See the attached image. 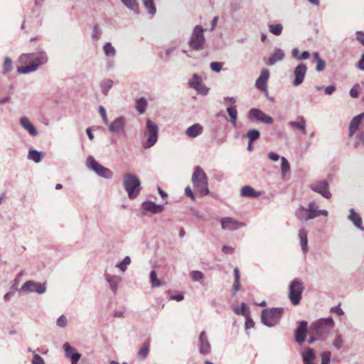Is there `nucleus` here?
Here are the masks:
<instances>
[{"instance_id":"nucleus-1","label":"nucleus","mask_w":364,"mask_h":364,"mask_svg":"<svg viewBox=\"0 0 364 364\" xmlns=\"http://www.w3.org/2000/svg\"><path fill=\"white\" fill-rule=\"evenodd\" d=\"M24 74L37 70L48 60L47 53L41 48H38L35 53L24 55Z\"/></svg>"},{"instance_id":"nucleus-2","label":"nucleus","mask_w":364,"mask_h":364,"mask_svg":"<svg viewBox=\"0 0 364 364\" xmlns=\"http://www.w3.org/2000/svg\"><path fill=\"white\" fill-rule=\"evenodd\" d=\"M193 188L200 196H205L210 193L208 181L206 173L200 166H196L191 177Z\"/></svg>"},{"instance_id":"nucleus-3","label":"nucleus","mask_w":364,"mask_h":364,"mask_svg":"<svg viewBox=\"0 0 364 364\" xmlns=\"http://www.w3.org/2000/svg\"><path fill=\"white\" fill-rule=\"evenodd\" d=\"M122 184L129 199H134L139 194L141 182L135 174L130 173H124Z\"/></svg>"},{"instance_id":"nucleus-4","label":"nucleus","mask_w":364,"mask_h":364,"mask_svg":"<svg viewBox=\"0 0 364 364\" xmlns=\"http://www.w3.org/2000/svg\"><path fill=\"white\" fill-rule=\"evenodd\" d=\"M334 326V321L331 317L320 318L311 326V331L318 338H323L329 333Z\"/></svg>"},{"instance_id":"nucleus-5","label":"nucleus","mask_w":364,"mask_h":364,"mask_svg":"<svg viewBox=\"0 0 364 364\" xmlns=\"http://www.w3.org/2000/svg\"><path fill=\"white\" fill-rule=\"evenodd\" d=\"M87 168L95 172L99 177L109 180L113 178V172L98 163L95 159L89 156L85 161Z\"/></svg>"},{"instance_id":"nucleus-6","label":"nucleus","mask_w":364,"mask_h":364,"mask_svg":"<svg viewBox=\"0 0 364 364\" xmlns=\"http://www.w3.org/2000/svg\"><path fill=\"white\" fill-rule=\"evenodd\" d=\"M204 29L200 26H196L193 30L192 34L188 42L189 46L196 50H200L204 48L205 38L204 36Z\"/></svg>"},{"instance_id":"nucleus-7","label":"nucleus","mask_w":364,"mask_h":364,"mask_svg":"<svg viewBox=\"0 0 364 364\" xmlns=\"http://www.w3.org/2000/svg\"><path fill=\"white\" fill-rule=\"evenodd\" d=\"M282 314L281 308L264 309L262 312V322L268 327L275 326L279 323Z\"/></svg>"},{"instance_id":"nucleus-8","label":"nucleus","mask_w":364,"mask_h":364,"mask_svg":"<svg viewBox=\"0 0 364 364\" xmlns=\"http://www.w3.org/2000/svg\"><path fill=\"white\" fill-rule=\"evenodd\" d=\"M159 132V128L156 123L148 119L146 121V128L144 132L145 136H146V141L144 144L145 148H149L153 146L158 140V136Z\"/></svg>"},{"instance_id":"nucleus-9","label":"nucleus","mask_w":364,"mask_h":364,"mask_svg":"<svg viewBox=\"0 0 364 364\" xmlns=\"http://www.w3.org/2000/svg\"><path fill=\"white\" fill-rule=\"evenodd\" d=\"M304 289L303 282L299 279H294L289 284V299L293 305H298L301 299L302 292Z\"/></svg>"},{"instance_id":"nucleus-10","label":"nucleus","mask_w":364,"mask_h":364,"mask_svg":"<svg viewBox=\"0 0 364 364\" xmlns=\"http://www.w3.org/2000/svg\"><path fill=\"white\" fill-rule=\"evenodd\" d=\"M296 217L301 221H307L317 217V205L314 201L309 203L308 208L299 206L295 212Z\"/></svg>"},{"instance_id":"nucleus-11","label":"nucleus","mask_w":364,"mask_h":364,"mask_svg":"<svg viewBox=\"0 0 364 364\" xmlns=\"http://www.w3.org/2000/svg\"><path fill=\"white\" fill-rule=\"evenodd\" d=\"M307 73V67L304 63H299L294 70L291 84L294 87H298L304 81Z\"/></svg>"},{"instance_id":"nucleus-12","label":"nucleus","mask_w":364,"mask_h":364,"mask_svg":"<svg viewBox=\"0 0 364 364\" xmlns=\"http://www.w3.org/2000/svg\"><path fill=\"white\" fill-rule=\"evenodd\" d=\"M328 186L329 184L326 180H321L312 183L310 185V188L313 191L321 194L325 198H330L332 195L329 191Z\"/></svg>"},{"instance_id":"nucleus-13","label":"nucleus","mask_w":364,"mask_h":364,"mask_svg":"<svg viewBox=\"0 0 364 364\" xmlns=\"http://www.w3.org/2000/svg\"><path fill=\"white\" fill-rule=\"evenodd\" d=\"M221 228L224 230L235 231L245 226V223L231 217H225L220 220Z\"/></svg>"},{"instance_id":"nucleus-14","label":"nucleus","mask_w":364,"mask_h":364,"mask_svg":"<svg viewBox=\"0 0 364 364\" xmlns=\"http://www.w3.org/2000/svg\"><path fill=\"white\" fill-rule=\"evenodd\" d=\"M198 350L201 355H205L211 352V345L205 331H202L198 337Z\"/></svg>"},{"instance_id":"nucleus-15","label":"nucleus","mask_w":364,"mask_h":364,"mask_svg":"<svg viewBox=\"0 0 364 364\" xmlns=\"http://www.w3.org/2000/svg\"><path fill=\"white\" fill-rule=\"evenodd\" d=\"M250 117L253 118L266 124H271L273 123V118L266 114L262 110L257 108H252L249 111Z\"/></svg>"},{"instance_id":"nucleus-16","label":"nucleus","mask_w":364,"mask_h":364,"mask_svg":"<svg viewBox=\"0 0 364 364\" xmlns=\"http://www.w3.org/2000/svg\"><path fill=\"white\" fill-rule=\"evenodd\" d=\"M46 291V284H41L33 281H28L24 283V292H36L42 294Z\"/></svg>"},{"instance_id":"nucleus-17","label":"nucleus","mask_w":364,"mask_h":364,"mask_svg":"<svg viewBox=\"0 0 364 364\" xmlns=\"http://www.w3.org/2000/svg\"><path fill=\"white\" fill-rule=\"evenodd\" d=\"M105 281L108 283L109 287L113 294H116L118 290L119 284L122 282V279L120 276L111 274L105 272L104 274Z\"/></svg>"},{"instance_id":"nucleus-18","label":"nucleus","mask_w":364,"mask_h":364,"mask_svg":"<svg viewBox=\"0 0 364 364\" xmlns=\"http://www.w3.org/2000/svg\"><path fill=\"white\" fill-rule=\"evenodd\" d=\"M126 119L123 117H118L109 124L108 129L112 133H119L124 130Z\"/></svg>"},{"instance_id":"nucleus-19","label":"nucleus","mask_w":364,"mask_h":364,"mask_svg":"<svg viewBox=\"0 0 364 364\" xmlns=\"http://www.w3.org/2000/svg\"><path fill=\"white\" fill-rule=\"evenodd\" d=\"M308 323L306 321L299 322V326L295 331V340L301 345L306 336Z\"/></svg>"},{"instance_id":"nucleus-20","label":"nucleus","mask_w":364,"mask_h":364,"mask_svg":"<svg viewBox=\"0 0 364 364\" xmlns=\"http://www.w3.org/2000/svg\"><path fill=\"white\" fill-rule=\"evenodd\" d=\"M269 77V72L267 69L264 68L261 70L260 75L259 77L257 79L255 82V86L262 90V91H267V82L268 81V79Z\"/></svg>"},{"instance_id":"nucleus-21","label":"nucleus","mask_w":364,"mask_h":364,"mask_svg":"<svg viewBox=\"0 0 364 364\" xmlns=\"http://www.w3.org/2000/svg\"><path fill=\"white\" fill-rule=\"evenodd\" d=\"M348 219L353 223L354 226L364 232V227L363 226V220L359 213L355 212L353 208H350L349 210V215H348Z\"/></svg>"},{"instance_id":"nucleus-22","label":"nucleus","mask_w":364,"mask_h":364,"mask_svg":"<svg viewBox=\"0 0 364 364\" xmlns=\"http://www.w3.org/2000/svg\"><path fill=\"white\" fill-rule=\"evenodd\" d=\"M364 119V112L355 117H354L349 124L348 136L352 137L356 131L358 129L362 120Z\"/></svg>"},{"instance_id":"nucleus-23","label":"nucleus","mask_w":364,"mask_h":364,"mask_svg":"<svg viewBox=\"0 0 364 364\" xmlns=\"http://www.w3.org/2000/svg\"><path fill=\"white\" fill-rule=\"evenodd\" d=\"M63 348L65 351V356L70 358L71 361H78L80 360L81 356L80 354L75 348L71 346L70 343H65Z\"/></svg>"},{"instance_id":"nucleus-24","label":"nucleus","mask_w":364,"mask_h":364,"mask_svg":"<svg viewBox=\"0 0 364 364\" xmlns=\"http://www.w3.org/2000/svg\"><path fill=\"white\" fill-rule=\"evenodd\" d=\"M284 56V52L281 48H275L271 57L266 62V64L268 65H274L277 62L282 60Z\"/></svg>"},{"instance_id":"nucleus-25","label":"nucleus","mask_w":364,"mask_h":364,"mask_svg":"<svg viewBox=\"0 0 364 364\" xmlns=\"http://www.w3.org/2000/svg\"><path fill=\"white\" fill-rule=\"evenodd\" d=\"M141 205L144 210L152 213H159L164 210L163 205H158L150 200L144 202Z\"/></svg>"},{"instance_id":"nucleus-26","label":"nucleus","mask_w":364,"mask_h":364,"mask_svg":"<svg viewBox=\"0 0 364 364\" xmlns=\"http://www.w3.org/2000/svg\"><path fill=\"white\" fill-rule=\"evenodd\" d=\"M203 127L198 123H196L188 127L186 130V134L189 138H196L203 133Z\"/></svg>"},{"instance_id":"nucleus-27","label":"nucleus","mask_w":364,"mask_h":364,"mask_svg":"<svg viewBox=\"0 0 364 364\" xmlns=\"http://www.w3.org/2000/svg\"><path fill=\"white\" fill-rule=\"evenodd\" d=\"M299 237L301 251L304 254H306L309 251L307 231L304 228L300 229L299 232Z\"/></svg>"},{"instance_id":"nucleus-28","label":"nucleus","mask_w":364,"mask_h":364,"mask_svg":"<svg viewBox=\"0 0 364 364\" xmlns=\"http://www.w3.org/2000/svg\"><path fill=\"white\" fill-rule=\"evenodd\" d=\"M304 364L313 363L316 359L314 350L311 348H305L301 353Z\"/></svg>"},{"instance_id":"nucleus-29","label":"nucleus","mask_w":364,"mask_h":364,"mask_svg":"<svg viewBox=\"0 0 364 364\" xmlns=\"http://www.w3.org/2000/svg\"><path fill=\"white\" fill-rule=\"evenodd\" d=\"M122 4L129 11L136 14H139V4L138 0H120Z\"/></svg>"},{"instance_id":"nucleus-30","label":"nucleus","mask_w":364,"mask_h":364,"mask_svg":"<svg viewBox=\"0 0 364 364\" xmlns=\"http://www.w3.org/2000/svg\"><path fill=\"white\" fill-rule=\"evenodd\" d=\"M240 195L245 198H257L260 196V192L255 191L250 186H245L241 188Z\"/></svg>"},{"instance_id":"nucleus-31","label":"nucleus","mask_w":364,"mask_h":364,"mask_svg":"<svg viewBox=\"0 0 364 364\" xmlns=\"http://www.w3.org/2000/svg\"><path fill=\"white\" fill-rule=\"evenodd\" d=\"M44 156L45 153L43 151H38L35 149H30L27 157L29 160L38 164L42 161Z\"/></svg>"},{"instance_id":"nucleus-32","label":"nucleus","mask_w":364,"mask_h":364,"mask_svg":"<svg viewBox=\"0 0 364 364\" xmlns=\"http://www.w3.org/2000/svg\"><path fill=\"white\" fill-rule=\"evenodd\" d=\"M298 119H299V122L290 121L289 122V125L293 128L300 130L302 134H306V121L304 118L303 117H298Z\"/></svg>"},{"instance_id":"nucleus-33","label":"nucleus","mask_w":364,"mask_h":364,"mask_svg":"<svg viewBox=\"0 0 364 364\" xmlns=\"http://www.w3.org/2000/svg\"><path fill=\"white\" fill-rule=\"evenodd\" d=\"M103 52L107 58H114L117 55V50L110 42L105 43Z\"/></svg>"},{"instance_id":"nucleus-34","label":"nucleus","mask_w":364,"mask_h":364,"mask_svg":"<svg viewBox=\"0 0 364 364\" xmlns=\"http://www.w3.org/2000/svg\"><path fill=\"white\" fill-rule=\"evenodd\" d=\"M312 56L314 58V61L316 63V70L317 72L323 71L326 68L325 60L320 58L318 52H314L312 53Z\"/></svg>"},{"instance_id":"nucleus-35","label":"nucleus","mask_w":364,"mask_h":364,"mask_svg":"<svg viewBox=\"0 0 364 364\" xmlns=\"http://www.w3.org/2000/svg\"><path fill=\"white\" fill-rule=\"evenodd\" d=\"M227 112L230 118V122L234 126H237V111L235 105H230L227 107Z\"/></svg>"},{"instance_id":"nucleus-36","label":"nucleus","mask_w":364,"mask_h":364,"mask_svg":"<svg viewBox=\"0 0 364 364\" xmlns=\"http://www.w3.org/2000/svg\"><path fill=\"white\" fill-rule=\"evenodd\" d=\"M147 105V100L144 97H140L136 101L135 109L141 114L145 112Z\"/></svg>"},{"instance_id":"nucleus-37","label":"nucleus","mask_w":364,"mask_h":364,"mask_svg":"<svg viewBox=\"0 0 364 364\" xmlns=\"http://www.w3.org/2000/svg\"><path fill=\"white\" fill-rule=\"evenodd\" d=\"M149 350H150L149 342V341L145 342L142 345V346L140 348V349L139 350V351L137 353L138 358L141 360H145L148 356Z\"/></svg>"},{"instance_id":"nucleus-38","label":"nucleus","mask_w":364,"mask_h":364,"mask_svg":"<svg viewBox=\"0 0 364 364\" xmlns=\"http://www.w3.org/2000/svg\"><path fill=\"white\" fill-rule=\"evenodd\" d=\"M149 277H150V282H151V285L152 288L161 287L165 285V282H161V280H159L158 279L156 272L154 270H152L150 272Z\"/></svg>"},{"instance_id":"nucleus-39","label":"nucleus","mask_w":364,"mask_h":364,"mask_svg":"<svg viewBox=\"0 0 364 364\" xmlns=\"http://www.w3.org/2000/svg\"><path fill=\"white\" fill-rule=\"evenodd\" d=\"M113 84H114L113 81L110 79H105V80H102L100 82V88H101L102 92L105 95H107L109 90L112 87Z\"/></svg>"},{"instance_id":"nucleus-40","label":"nucleus","mask_w":364,"mask_h":364,"mask_svg":"<svg viewBox=\"0 0 364 364\" xmlns=\"http://www.w3.org/2000/svg\"><path fill=\"white\" fill-rule=\"evenodd\" d=\"M24 129L28 131V132L32 136H36L38 134V132L37 129H36V127L26 117H24Z\"/></svg>"},{"instance_id":"nucleus-41","label":"nucleus","mask_w":364,"mask_h":364,"mask_svg":"<svg viewBox=\"0 0 364 364\" xmlns=\"http://www.w3.org/2000/svg\"><path fill=\"white\" fill-rule=\"evenodd\" d=\"M131 258L129 256H126L123 260L115 264V267L118 268L122 272L127 271L128 266L131 264Z\"/></svg>"},{"instance_id":"nucleus-42","label":"nucleus","mask_w":364,"mask_h":364,"mask_svg":"<svg viewBox=\"0 0 364 364\" xmlns=\"http://www.w3.org/2000/svg\"><path fill=\"white\" fill-rule=\"evenodd\" d=\"M268 27L269 32L275 36L281 35L283 31V26L282 23L269 24Z\"/></svg>"},{"instance_id":"nucleus-43","label":"nucleus","mask_w":364,"mask_h":364,"mask_svg":"<svg viewBox=\"0 0 364 364\" xmlns=\"http://www.w3.org/2000/svg\"><path fill=\"white\" fill-rule=\"evenodd\" d=\"M143 3L149 14L151 16L155 15L156 9L154 4L153 0H143Z\"/></svg>"},{"instance_id":"nucleus-44","label":"nucleus","mask_w":364,"mask_h":364,"mask_svg":"<svg viewBox=\"0 0 364 364\" xmlns=\"http://www.w3.org/2000/svg\"><path fill=\"white\" fill-rule=\"evenodd\" d=\"M202 81H201V79L200 77H199V75L196 73L193 74L192 77L188 81V85L193 88V89H196V87L197 86L199 85L200 83H201Z\"/></svg>"},{"instance_id":"nucleus-45","label":"nucleus","mask_w":364,"mask_h":364,"mask_svg":"<svg viewBox=\"0 0 364 364\" xmlns=\"http://www.w3.org/2000/svg\"><path fill=\"white\" fill-rule=\"evenodd\" d=\"M260 136V132L257 129H250L249 130L245 136H247L250 141V142H253L256 141L257 139H259Z\"/></svg>"},{"instance_id":"nucleus-46","label":"nucleus","mask_w":364,"mask_h":364,"mask_svg":"<svg viewBox=\"0 0 364 364\" xmlns=\"http://www.w3.org/2000/svg\"><path fill=\"white\" fill-rule=\"evenodd\" d=\"M290 171V164L285 157H281V171L284 176Z\"/></svg>"},{"instance_id":"nucleus-47","label":"nucleus","mask_w":364,"mask_h":364,"mask_svg":"<svg viewBox=\"0 0 364 364\" xmlns=\"http://www.w3.org/2000/svg\"><path fill=\"white\" fill-rule=\"evenodd\" d=\"M234 312L237 315L245 316L248 314V307L245 303H242L240 307L234 308Z\"/></svg>"},{"instance_id":"nucleus-48","label":"nucleus","mask_w":364,"mask_h":364,"mask_svg":"<svg viewBox=\"0 0 364 364\" xmlns=\"http://www.w3.org/2000/svg\"><path fill=\"white\" fill-rule=\"evenodd\" d=\"M333 346L336 349H341L343 345V339L341 334H337L334 340L333 341Z\"/></svg>"},{"instance_id":"nucleus-49","label":"nucleus","mask_w":364,"mask_h":364,"mask_svg":"<svg viewBox=\"0 0 364 364\" xmlns=\"http://www.w3.org/2000/svg\"><path fill=\"white\" fill-rule=\"evenodd\" d=\"M191 277L193 281L198 282L203 279L204 274L200 271L194 270L191 272Z\"/></svg>"},{"instance_id":"nucleus-50","label":"nucleus","mask_w":364,"mask_h":364,"mask_svg":"<svg viewBox=\"0 0 364 364\" xmlns=\"http://www.w3.org/2000/svg\"><path fill=\"white\" fill-rule=\"evenodd\" d=\"M12 61L9 58L6 57L4 60V65H3V73H7L12 70Z\"/></svg>"},{"instance_id":"nucleus-51","label":"nucleus","mask_w":364,"mask_h":364,"mask_svg":"<svg viewBox=\"0 0 364 364\" xmlns=\"http://www.w3.org/2000/svg\"><path fill=\"white\" fill-rule=\"evenodd\" d=\"M360 90V85L358 83L355 84L350 90V96L352 98H357L359 95V90Z\"/></svg>"},{"instance_id":"nucleus-52","label":"nucleus","mask_w":364,"mask_h":364,"mask_svg":"<svg viewBox=\"0 0 364 364\" xmlns=\"http://www.w3.org/2000/svg\"><path fill=\"white\" fill-rule=\"evenodd\" d=\"M56 325L60 328H65L68 325V319L65 315L59 316L56 321Z\"/></svg>"},{"instance_id":"nucleus-53","label":"nucleus","mask_w":364,"mask_h":364,"mask_svg":"<svg viewBox=\"0 0 364 364\" xmlns=\"http://www.w3.org/2000/svg\"><path fill=\"white\" fill-rule=\"evenodd\" d=\"M200 95H206L208 93L209 88H208L202 82L199 84L195 89Z\"/></svg>"},{"instance_id":"nucleus-54","label":"nucleus","mask_w":364,"mask_h":364,"mask_svg":"<svg viewBox=\"0 0 364 364\" xmlns=\"http://www.w3.org/2000/svg\"><path fill=\"white\" fill-rule=\"evenodd\" d=\"M331 353L329 351L323 352L321 354V364H329L331 360Z\"/></svg>"},{"instance_id":"nucleus-55","label":"nucleus","mask_w":364,"mask_h":364,"mask_svg":"<svg viewBox=\"0 0 364 364\" xmlns=\"http://www.w3.org/2000/svg\"><path fill=\"white\" fill-rule=\"evenodd\" d=\"M101 36V31L97 25H95L92 28V38L95 41H97Z\"/></svg>"},{"instance_id":"nucleus-56","label":"nucleus","mask_w":364,"mask_h":364,"mask_svg":"<svg viewBox=\"0 0 364 364\" xmlns=\"http://www.w3.org/2000/svg\"><path fill=\"white\" fill-rule=\"evenodd\" d=\"M210 67L213 71L219 73L222 70L223 63L213 62L210 63Z\"/></svg>"},{"instance_id":"nucleus-57","label":"nucleus","mask_w":364,"mask_h":364,"mask_svg":"<svg viewBox=\"0 0 364 364\" xmlns=\"http://www.w3.org/2000/svg\"><path fill=\"white\" fill-rule=\"evenodd\" d=\"M99 113L102 118L103 122L107 125L108 124V119L106 113V110L103 106H100L99 107Z\"/></svg>"},{"instance_id":"nucleus-58","label":"nucleus","mask_w":364,"mask_h":364,"mask_svg":"<svg viewBox=\"0 0 364 364\" xmlns=\"http://www.w3.org/2000/svg\"><path fill=\"white\" fill-rule=\"evenodd\" d=\"M32 364H45L43 358L38 354H34L32 359Z\"/></svg>"},{"instance_id":"nucleus-59","label":"nucleus","mask_w":364,"mask_h":364,"mask_svg":"<svg viewBox=\"0 0 364 364\" xmlns=\"http://www.w3.org/2000/svg\"><path fill=\"white\" fill-rule=\"evenodd\" d=\"M267 157L271 160V161H277L279 159H281V157L280 156L274 152V151H269L268 154H267Z\"/></svg>"},{"instance_id":"nucleus-60","label":"nucleus","mask_w":364,"mask_h":364,"mask_svg":"<svg viewBox=\"0 0 364 364\" xmlns=\"http://www.w3.org/2000/svg\"><path fill=\"white\" fill-rule=\"evenodd\" d=\"M222 251L226 255H232L235 252V248L231 246L224 245L222 248Z\"/></svg>"},{"instance_id":"nucleus-61","label":"nucleus","mask_w":364,"mask_h":364,"mask_svg":"<svg viewBox=\"0 0 364 364\" xmlns=\"http://www.w3.org/2000/svg\"><path fill=\"white\" fill-rule=\"evenodd\" d=\"M245 317H246L245 328L249 329V328H253L254 327V321H252V319L249 316L248 314L247 316H245Z\"/></svg>"},{"instance_id":"nucleus-62","label":"nucleus","mask_w":364,"mask_h":364,"mask_svg":"<svg viewBox=\"0 0 364 364\" xmlns=\"http://www.w3.org/2000/svg\"><path fill=\"white\" fill-rule=\"evenodd\" d=\"M325 90V93L328 95H332L335 90H336V87L334 85H329V86H327L324 88Z\"/></svg>"},{"instance_id":"nucleus-63","label":"nucleus","mask_w":364,"mask_h":364,"mask_svg":"<svg viewBox=\"0 0 364 364\" xmlns=\"http://www.w3.org/2000/svg\"><path fill=\"white\" fill-rule=\"evenodd\" d=\"M356 34V40L364 46V33L363 31H357Z\"/></svg>"},{"instance_id":"nucleus-64","label":"nucleus","mask_w":364,"mask_h":364,"mask_svg":"<svg viewBox=\"0 0 364 364\" xmlns=\"http://www.w3.org/2000/svg\"><path fill=\"white\" fill-rule=\"evenodd\" d=\"M357 67L360 70H364V53L361 55L360 59L358 62Z\"/></svg>"}]
</instances>
